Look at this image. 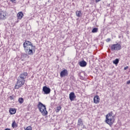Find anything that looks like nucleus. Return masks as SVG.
Listing matches in <instances>:
<instances>
[{
	"label": "nucleus",
	"instance_id": "f257e3e1",
	"mask_svg": "<svg viewBox=\"0 0 130 130\" xmlns=\"http://www.w3.org/2000/svg\"><path fill=\"white\" fill-rule=\"evenodd\" d=\"M23 47L25 53L27 55H33L34 54V51H35V46L33 45V44L28 41H25L23 44Z\"/></svg>",
	"mask_w": 130,
	"mask_h": 130
},
{
	"label": "nucleus",
	"instance_id": "f03ea898",
	"mask_svg": "<svg viewBox=\"0 0 130 130\" xmlns=\"http://www.w3.org/2000/svg\"><path fill=\"white\" fill-rule=\"evenodd\" d=\"M37 106L39 110L40 111V112L42 113V115H43L44 116L45 115H47L48 112L46 110V106H45V105L42 104L41 102H39Z\"/></svg>",
	"mask_w": 130,
	"mask_h": 130
},
{
	"label": "nucleus",
	"instance_id": "7ed1b4c3",
	"mask_svg": "<svg viewBox=\"0 0 130 130\" xmlns=\"http://www.w3.org/2000/svg\"><path fill=\"white\" fill-rule=\"evenodd\" d=\"M113 113L111 112L109 113L106 117V122L109 125H112L114 123V119H113V116H112Z\"/></svg>",
	"mask_w": 130,
	"mask_h": 130
},
{
	"label": "nucleus",
	"instance_id": "20e7f679",
	"mask_svg": "<svg viewBox=\"0 0 130 130\" xmlns=\"http://www.w3.org/2000/svg\"><path fill=\"white\" fill-rule=\"evenodd\" d=\"M121 45L119 43L114 44L111 46V50L112 51H114V50L115 51H118V50H121Z\"/></svg>",
	"mask_w": 130,
	"mask_h": 130
},
{
	"label": "nucleus",
	"instance_id": "39448f33",
	"mask_svg": "<svg viewBox=\"0 0 130 130\" xmlns=\"http://www.w3.org/2000/svg\"><path fill=\"white\" fill-rule=\"evenodd\" d=\"M25 84V80H23L19 78L17 79V81L15 86V89H19L21 88Z\"/></svg>",
	"mask_w": 130,
	"mask_h": 130
},
{
	"label": "nucleus",
	"instance_id": "423d86ee",
	"mask_svg": "<svg viewBox=\"0 0 130 130\" xmlns=\"http://www.w3.org/2000/svg\"><path fill=\"white\" fill-rule=\"evenodd\" d=\"M27 77H28V73L27 72H23L19 76L18 78L25 81V79H27Z\"/></svg>",
	"mask_w": 130,
	"mask_h": 130
},
{
	"label": "nucleus",
	"instance_id": "0eeeda50",
	"mask_svg": "<svg viewBox=\"0 0 130 130\" xmlns=\"http://www.w3.org/2000/svg\"><path fill=\"white\" fill-rule=\"evenodd\" d=\"M68 75L69 72L66 69L62 70L60 73V78H64V77H68Z\"/></svg>",
	"mask_w": 130,
	"mask_h": 130
},
{
	"label": "nucleus",
	"instance_id": "6e6552de",
	"mask_svg": "<svg viewBox=\"0 0 130 130\" xmlns=\"http://www.w3.org/2000/svg\"><path fill=\"white\" fill-rule=\"evenodd\" d=\"M43 91L44 92V94H47L50 93L51 90L50 88L45 86L43 87Z\"/></svg>",
	"mask_w": 130,
	"mask_h": 130
},
{
	"label": "nucleus",
	"instance_id": "1a4fd4ad",
	"mask_svg": "<svg viewBox=\"0 0 130 130\" xmlns=\"http://www.w3.org/2000/svg\"><path fill=\"white\" fill-rule=\"evenodd\" d=\"M6 16H7V14L4 11H0V20H5Z\"/></svg>",
	"mask_w": 130,
	"mask_h": 130
},
{
	"label": "nucleus",
	"instance_id": "9d476101",
	"mask_svg": "<svg viewBox=\"0 0 130 130\" xmlns=\"http://www.w3.org/2000/svg\"><path fill=\"white\" fill-rule=\"evenodd\" d=\"M69 98L71 101H74L75 99H76V95H75V93L72 92L69 94Z\"/></svg>",
	"mask_w": 130,
	"mask_h": 130
},
{
	"label": "nucleus",
	"instance_id": "9b49d317",
	"mask_svg": "<svg viewBox=\"0 0 130 130\" xmlns=\"http://www.w3.org/2000/svg\"><path fill=\"white\" fill-rule=\"evenodd\" d=\"M93 102L95 104H99V102H100V98H99L98 95L94 96L93 98Z\"/></svg>",
	"mask_w": 130,
	"mask_h": 130
},
{
	"label": "nucleus",
	"instance_id": "f8f14e48",
	"mask_svg": "<svg viewBox=\"0 0 130 130\" xmlns=\"http://www.w3.org/2000/svg\"><path fill=\"white\" fill-rule=\"evenodd\" d=\"M23 17L24 14H23V12H19L17 14V17L18 20H21Z\"/></svg>",
	"mask_w": 130,
	"mask_h": 130
},
{
	"label": "nucleus",
	"instance_id": "ddd939ff",
	"mask_svg": "<svg viewBox=\"0 0 130 130\" xmlns=\"http://www.w3.org/2000/svg\"><path fill=\"white\" fill-rule=\"evenodd\" d=\"M79 64L82 67H86L87 66V62L85 60H82L79 62Z\"/></svg>",
	"mask_w": 130,
	"mask_h": 130
},
{
	"label": "nucleus",
	"instance_id": "4468645a",
	"mask_svg": "<svg viewBox=\"0 0 130 130\" xmlns=\"http://www.w3.org/2000/svg\"><path fill=\"white\" fill-rule=\"evenodd\" d=\"M84 124V123L83 122V120L81 118H79L78 121L77 125L78 126H82Z\"/></svg>",
	"mask_w": 130,
	"mask_h": 130
},
{
	"label": "nucleus",
	"instance_id": "2eb2a0df",
	"mask_svg": "<svg viewBox=\"0 0 130 130\" xmlns=\"http://www.w3.org/2000/svg\"><path fill=\"white\" fill-rule=\"evenodd\" d=\"M9 112L10 113V114H15V113H16V109L15 108H10L9 110Z\"/></svg>",
	"mask_w": 130,
	"mask_h": 130
},
{
	"label": "nucleus",
	"instance_id": "dca6fc26",
	"mask_svg": "<svg viewBox=\"0 0 130 130\" xmlns=\"http://www.w3.org/2000/svg\"><path fill=\"white\" fill-rule=\"evenodd\" d=\"M76 15L78 18L82 17V12L81 11H77L76 12Z\"/></svg>",
	"mask_w": 130,
	"mask_h": 130
},
{
	"label": "nucleus",
	"instance_id": "f3484780",
	"mask_svg": "<svg viewBox=\"0 0 130 130\" xmlns=\"http://www.w3.org/2000/svg\"><path fill=\"white\" fill-rule=\"evenodd\" d=\"M12 127L15 128L18 127V124L16 122V121H14L12 123Z\"/></svg>",
	"mask_w": 130,
	"mask_h": 130
},
{
	"label": "nucleus",
	"instance_id": "a211bd4d",
	"mask_svg": "<svg viewBox=\"0 0 130 130\" xmlns=\"http://www.w3.org/2000/svg\"><path fill=\"white\" fill-rule=\"evenodd\" d=\"M18 102L20 104H22V103L24 102V99H23V98H20L18 99Z\"/></svg>",
	"mask_w": 130,
	"mask_h": 130
},
{
	"label": "nucleus",
	"instance_id": "6ab92c4d",
	"mask_svg": "<svg viewBox=\"0 0 130 130\" xmlns=\"http://www.w3.org/2000/svg\"><path fill=\"white\" fill-rule=\"evenodd\" d=\"M113 62L114 64H118V62H119V59L117 58L115 60H114Z\"/></svg>",
	"mask_w": 130,
	"mask_h": 130
},
{
	"label": "nucleus",
	"instance_id": "aec40b11",
	"mask_svg": "<svg viewBox=\"0 0 130 130\" xmlns=\"http://www.w3.org/2000/svg\"><path fill=\"white\" fill-rule=\"evenodd\" d=\"M98 32V28H94L92 29V33H97Z\"/></svg>",
	"mask_w": 130,
	"mask_h": 130
},
{
	"label": "nucleus",
	"instance_id": "412c9836",
	"mask_svg": "<svg viewBox=\"0 0 130 130\" xmlns=\"http://www.w3.org/2000/svg\"><path fill=\"white\" fill-rule=\"evenodd\" d=\"M60 109H61V107L60 106L57 107L56 112H59V111H60Z\"/></svg>",
	"mask_w": 130,
	"mask_h": 130
},
{
	"label": "nucleus",
	"instance_id": "4be33fe9",
	"mask_svg": "<svg viewBox=\"0 0 130 130\" xmlns=\"http://www.w3.org/2000/svg\"><path fill=\"white\" fill-rule=\"evenodd\" d=\"M25 130H32V126H28Z\"/></svg>",
	"mask_w": 130,
	"mask_h": 130
},
{
	"label": "nucleus",
	"instance_id": "5701e85b",
	"mask_svg": "<svg viewBox=\"0 0 130 130\" xmlns=\"http://www.w3.org/2000/svg\"><path fill=\"white\" fill-rule=\"evenodd\" d=\"M9 98H10V100H14V96L13 95H10L9 96Z\"/></svg>",
	"mask_w": 130,
	"mask_h": 130
},
{
	"label": "nucleus",
	"instance_id": "b1692460",
	"mask_svg": "<svg viewBox=\"0 0 130 130\" xmlns=\"http://www.w3.org/2000/svg\"><path fill=\"white\" fill-rule=\"evenodd\" d=\"M111 39H110V38H108L107 40H106V42H110V41H111Z\"/></svg>",
	"mask_w": 130,
	"mask_h": 130
},
{
	"label": "nucleus",
	"instance_id": "393cba45",
	"mask_svg": "<svg viewBox=\"0 0 130 130\" xmlns=\"http://www.w3.org/2000/svg\"><path fill=\"white\" fill-rule=\"evenodd\" d=\"M128 69V66H126V67L124 68V71H126Z\"/></svg>",
	"mask_w": 130,
	"mask_h": 130
},
{
	"label": "nucleus",
	"instance_id": "a878e982",
	"mask_svg": "<svg viewBox=\"0 0 130 130\" xmlns=\"http://www.w3.org/2000/svg\"><path fill=\"white\" fill-rule=\"evenodd\" d=\"M101 0H95L96 3H99Z\"/></svg>",
	"mask_w": 130,
	"mask_h": 130
},
{
	"label": "nucleus",
	"instance_id": "bb28decb",
	"mask_svg": "<svg viewBox=\"0 0 130 130\" xmlns=\"http://www.w3.org/2000/svg\"><path fill=\"white\" fill-rule=\"evenodd\" d=\"M127 84H130V81H128L127 82Z\"/></svg>",
	"mask_w": 130,
	"mask_h": 130
},
{
	"label": "nucleus",
	"instance_id": "cd10ccee",
	"mask_svg": "<svg viewBox=\"0 0 130 130\" xmlns=\"http://www.w3.org/2000/svg\"><path fill=\"white\" fill-rule=\"evenodd\" d=\"M9 1H10V2H16V0H9Z\"/></svg>",
	"mask_w": 130,
	"mask_h": 130
},
{
	"label": "nucleus",
	"instance_id": "c85d7f7f",
	"mask_svg": "<svg viewBox=\"0 0 130 130\" xmlns=\"http://www.w3.org/2000/svg\"><path fill=\"white\" fill-rule=\"evenodd\" d=\"M5 130H11V129H10V128H6V129H5Z\"/></svg>",
	"mask_w": 130,
	"mask_h": 130
},
{
	"label": "nucleus",
	"instance_id": "c756f323",
	"mask_svg": "<svg viewBox=\"0 0 130 130\" xmlns=\"http://www.w3.org/2000/svg\"><path fill=\"white\" fill-rule=\"evenodd\" d=\"M26 55L27 56L28 58H29V56L27 55Z\"/></svg>",
	"mask_w": 130,
	"mask_h": 130
}]
</instances>
